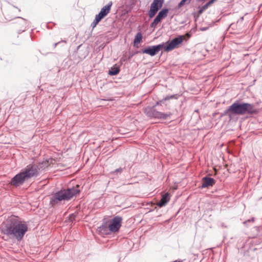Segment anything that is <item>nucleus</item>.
<instances>
[{
    "label": "nucleus",
    "mask_w": 262,
    "mask_h": 262,
    "mask_svg": "<svg viewBox=\"0 0 262 262\" xmlns=\"http://www.w3.org/2000/svg\"><path fill=\"white\" fill-rule=\"evenodd\" d=\"M216 0H210L205 5L200 8V10L198 12V14H201L204 11L206 10L211 5H212Z\"/></svg>",
    "instance_id": "nucleus-13"
},
{
    "label": "nucleus",
    "mask_w": 262,
    "mask_h": 262,
    "mask_svg": "<svg viewBox=\"0 0 262 262\" xmlns=\"http://www.w3.org/2000/svg\"><path fill=\"white\" fill-rule=\"evenodd\" d=\"M186 39L185 35L180 36L172 39L170 42H167V45L164 44L163 49L166 52L170 51L179 47V45Z\"/></svg>",
    "instance_id": "nucleus-7"
},
{
    "label": "nucleus",
    "mask_w": 262,
    "mask_h": 262,
    "mask_svg": "<svg viewBox=\"0 0 262 262\" xmlns=\"http://www.w3.org/2000/svg\"><path fill=\"white\" fill-rule=\"evenodd\" d=\"M122 219L120 216H115L111 221L108 224V229L112 232H118L121 226Z\"/></svg>",
    "instance_id": "nucleus-8"
},
{
    "label": "nucleus",
    "mask_w": 262,
    "mask_h": 262,
    "mask_svg": "<svg viewBox=\"0 0 262 262\" xmlns=\"http://www.w3.org/2000/svg\"><path fill=\"white\" fill-rule=\"evenodd\" d=\"M203 183L202 188L207 187L208 186H212L215 184V180L213 178L204 177L202 179Z\"/></svg>",
    "instance_id": "nucleus-11"
},
{
    "label": "nucleus",
    "mask_w": 262,
    "mask_h": 262,
    "mask_svg": "<svg viewBox=\"0 0 262 262\" xmlns=\"http://www.w3.org/2000/svg\"><path fill=\"white\" fill-rule=\"evenodd\" d=\"M161 19L156 16V17L154 20L153 22L150 24V27L152 28H155L157 25V24L161 21Z\"/></svg>",
    "instance_id": "nucleus-17"
},
{
    "label": "nucleus",
    "mask_w": 262,
    "mask_h": 262,
    "mask_svg": "<svg viewBox=\"0 0 262 262\" xmlns=\"http://www.w3.org/2000/svg\"><path fill=\"white\" fill-rule=\"evenodd\" d=\"M101 228H102V229L103 230L104 227H103V226H102Z\"/></svg>",
    "instance_id": "nucleus-19"
},
{
    "label": "nucleus",
    "mask_w": 262,
    "mask_h": 262,
    "mask_svg": "<svg viewBox=\"0 0 262 262\" xmlns=\"http://www.w3.org/2000/svg\"><path fill=\"white\" fill-rule=\"evenodd\" d=\"M168 13V9H164L159 12L157 16L162 20L163 18H164L167 16Z\"/></svg>",
    "instance_id": "nucleus-14"
},
{
    "label": "nucleus",
    "mask_w": 262,
    "mask_h": 262,
    "mask_svg": "<svg viewBox=\"0 0 262 262\" xmlns=\"http://www.w3.org/2000/svg\"><path fill=\"white\" fill-rule=\"evenodd\" d=\"M119 68L117 67H114L109 71V74L111 75H116L119 72Z\"/></svg>",
    "instance_id": "nucleus-15"
},
{
    "label": "nucleus",
    "mask_w": 262,
    "mask_h": 262,
    "mask_svg": "<svg viewBox=\"0 0 262 262\" xmlns=\"http://www.w3.org/2000/svg\"><path fill=\"white\" fill-rule=\"evenodd\" d=\"M2 237L5 241H8L12 237H15L20 241L28 230L27 225L20 221L16 216L12 215L8 217L1 226Z\"/></svg>",
    "instance_id": "nucleus-1"
},
{
    "label": "nucleus",
    "mask_w": 262,
    "mask_h": 262,
    "mask_svg": "<svg viewBox=\"0 0 262 262\" xmlns=\"http://www.w3.org/2000/svg\"><path fill=\"white\" fill-rule=\"evenodd\" d=\"M164 43L154 46L142 50V53L153 56L157 54L161 50L163 49Z\"/></svg>",
    "instance_id": "nucleus-10"
},
{
    "label": "nucleus",
    "mask_w": 262,
    "mask_h": 262,
    "mask_svg": "<svg viewBox=\"0 0 262 262\" xmlns=\"http://www.w3.org/2000/svg\"><path fill=\"white\" fill-rule=\"evenodd\" d=\"M112 2H110L106 5L103 7L98 14L96 15L91 27L94 28L100 20L105 17L110 12L112 6Z\"/></svg>",
    "instance_id": "nucleus-6"
},
{
    "label": "nucleus",
    "mask_w": 262,
    "mask_h": 262,
    "mask_svg": "<svg viewBox=\"0 0 262 262\" xmlns=\"http://www.w3.org/2000/svg\"><path fill=\"white\" fill-rule=\"evenodd\" d=\"M79 192V190L75 187L62 189L52 196L50 204L54 206L62 201H68Z\"/></svg>",
    "instance_id": "nucleus-4"
},
{
    "label": "nucleus",
    "mask_w": 262,
    "mask_h": 262,
    "mask_svg": "<svg viewBox=\"0 0 262 262\" xmlns=\"http://www.w3.org/2000/svg\"><path fill=\"white\" fill-rule=\"evenodd\" d=\"M163 3L164 0H154L148 11V15L150 18H152L156 15L158 11L162 7Z\"/></svg>",
    "instance_id": "nucleus-9"
},
{
    "label": "nucleus",
    "mask_w": 262,
    "mask_h": 262,
    "mask_svg": "<svg viewBox=\"0 0 262 262\" xmlns=\"http://www.w3.org/2000/svg\"><path fill=\"white\" fill-rule=\"evenodd\" d=\"M170 200L169 194L166 193L162 196L161 200L158 203L157 205L159 207L165 206Z\"/></svg>",
    "instance_id": "nucleus-12"
},
{
    "label": "nucleus",
    "mask_w": 262,
    "mask_h": 262,
    "mask_svg": "<svg viewBox=\"0 0 262 262\" xmlns=\"http://www.w3.org/2000/svg\"><path fill=\"white\" fill-rule=\"evenodd\" d=\"M37 167L35 165H29L25 169L13 177L10 184L15 187L21 185L26 180L37 175Z\"/></svg>",
    "instance_id": "nucleus-2"
},
{
    "label": "nucleus",
    "mask_w": 262,
    "mask_h": 262,
    "mask_svg": "<svg viewBox=\"0 0 262 262\" xmlns=\"http://www.w3.org/2000/svg\"><path fill=\"white\" fill-rule=\"evenodd\" d=\"M186 35H187L188 37H189V34H188V33H187V34H186Z\"/></svg>",
    "instance_id": "nucleus-18"
},
{
    "label": "nucleus",
    "mask_w": 262,
    "mask_h": 262,
    "mask_svg": "<svg viewBox=\"0 0 262 262\" xmlns=\"http://www.w3.org/2000/svg\"><path fill=\"white\" fill-rule=\"evenodd\" d=\"M226 113L230 115H243L246 114H252L256 113L257 111L252 104L248 103H240L234 102L229 107Z\"/></svg>",
    "instance_id": "nucleus-3"
},
{
    "label": "nucleus",
    "mask_w": 262,
    "mask_h": 262,
    "mask_svg": "<svg viewBox=\"0 0 262 262\" xmlns=\"http://www.w3.org/2000/svg\"><path fill=\"white\" fill-rule=\"evenodd\" d=\"M142 39V34L140 33H138L135 38L134 39V45L135 46L139 43Z\"/></svg>",
    "instance_id": "nucleus-16"
},
{
    "label": "nucleus",
    "mask_w": 262,
    "mask_h": 262,
    "mask_svg": "<svg viewBox=\"0 0 262 262\" xmlns=\"http://www.w3.org/2000/svg\"><path fill=\"white\" fill-rule=\"evenodd\" d=\"M163 102V100H161L159 102L156 103V104L153 107H146L144 109V113L147 115V116L160 119L166 120L170 118L171 115V113H163L159 112L155 109L156 105L161 104Z\"/></svg>",
    "instance_id": "nucleus-5"
}]
</instances>
